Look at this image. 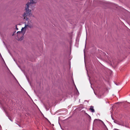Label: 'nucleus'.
<instances>
[{
  "label": "nucleus",
  "mask_w": 130,
  "mask_h": 130,
  "mask_svg": "<svg viewBox=\"0 0 130 130\" xmlns=\"http://www.w3.org/2000/svg\"><path fill=\"white\" fill-rule=\"evenodd\" d=\"M17 37L20 40H22L23 37V33L22 31H18L17 32Z\"/></svg>",
  "instance_id": "nucleus-2"
},
{
  "label": "nucleus",
  "mask_w": 130,
  "mask_h": 130,
  "mask_svg": "<svg viewBox=\"0 0 130 130\" xmlns=\"http://www.w3.org/2000/svg\"><path fill=\"white\" fill-rule=\"evenodd\" d=\"M16 27V29H17V30H18V28H17V25H16V27Z\"/></svg>",
  "instance_id": "nucleus-5"
},
{
  "label": "nucleus",
  "mask_w": 130,
  "mask_h": 130,
  "mask_svg": "<svg viewBox=\"0 0 130 130\" xmlns=\"http://www.w3.org/2000/svg\"><path fill=\"white\" fill-rule=\"evenodd\" d=\"M102 122L103 124L105 125V126H106L105 125V124H104V123L103 122V121H102Z\"/></svg>",
  "instance_id": "nucleus-6"
},
{
  "label": "nucleus",
  "mask_w": 130,
  "mask_h": 130,
  "mask_svg": "<svg viewBox=\"0 0 130 130\" xmlns=\"http://www.w3.org/2000/svg\"><path fill=\"white\" fill-rule=\"evenodd\" d=\"M28 22L27 23V24H25V26L24 27L22 28L21 29L22 31H23V30L24 29H26V28L28 27H29L30 28H31L32 27V26L31 25L30 23L31 22V21H30L29 22Z\"/></svg>",
  "instance_id": "nucleus-3"
},
{
  "label": "nucleus",
  "mask_w": 130,
  "mask_h": 130,
  "mask_svg": "<svg viewBox=\"0 0 130 130\" xmlns=\"http://www.w3.org/2000/svg\"><path fill=\"white\" fill-rule=\"evenodd\" d=\"M37 3L36 0H30V2L27 3L25 7L26 12H25L23 15L24 19L26 21L28 20L27 16H30L31 14V9H32L33 7V4Z\"/></svg>",
  "instance_id": "nucleus-1"
},
{
  "label": "nucleus",
  "mask_w": 130,
  "mask_h": 130,
  "mask_svg": "<svg viewBox=\"0 0 130 130\" xmlns=\"http://www.w3.org/2000/svg\"><path fill=\"white\" fill-rule=\"evenodd\" d=\"M93 107H91V108H90V109L91 110V111L92 112H94V110L93 108Z\"/></svg>",
  "instance_id": "nucleus-4"
}]
</instances>
